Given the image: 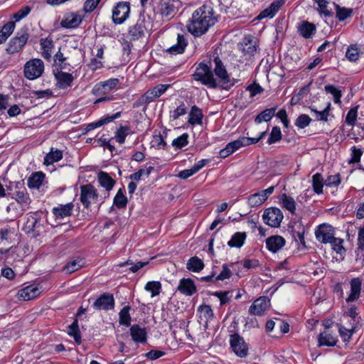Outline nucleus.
<instances>
[{
	"mask_svg": "<svg viewBox=\"0 0 364 364\" xmlns=\"http://www.w3.org/2000/svg\"><path fill=\"white\" fill-rule=\"evenodd\" d=\"M216 22L213 10L210 6L203 5L196 9L186 25L188 31L198 37L205 33Z\"/></svg>",
	"mask_w": 364,
	"mask_h": 364,
	"instance_id": "f257e3e1",
	"label": "nucleus"
},
{
	"mask_svg": "<svg viewBox=\"0 0 364 364\" xmlns=\"http://www.w3.org/2000/svg\"><path fill=\"white\" fill-rule=\"evenodd\" d=\"M171 85L167 84H159L151 89L148 90L136 102H134V107H146L147 105L161 97Z\"/></svg>",
	"mask_w": 364,
	"mask_h": 364,
	"instance_id": "f03ea898",
	"label": "nucleus"
},
{
	"mask_svg": "<svg viewBox=\"0 0 364 364\" xmlns=\"http://www.w3.org/2000/svg\"><path fill=\"white\" fill-rule=\"evenodd\" d=\"M45 69L44 63L40 58H32L23 66V74L26 79L33 80L39 78Z\"/></svg>",
	"mask_w": 364,
	"mask_h": 364,
	"instance_id": "7ed1b4c3",
	"label": "nucleus"
},
{
	"mask_svg": "<svg viewBox=\"0 0 364 364\" xmlns=\"http://www.w3.org/2000/svg\"><path fill=\"white\" fill-rule=\"evenodd\" d=\"M193 77L208 87L215 88L217 87L216 80L210 68L205 63H201L198 65L193 74Z\"/></svg>",
	"mask_w": 364,
	"mask_h": 364,
	"instance_id": "20e7f679",
	"label": "nucleus"
},
{
	"mask_svg": "<svg viewBox=\"0 0 364 364\" xmlns=\"http://www.w3.org/2000/svg\"><path fill=\"white\" fill-rule=\"evenodd\" d=\"M29 34L26 31L21 30L12 38L6 49L8 54H14L20 52L26 44Z\"/></svg>",
	"mask_w": 364,
	"mask_h": 364,
	"instance_id": "39448f33",
	"label": "nucleus"
},
{
	"mask_svg": "<svg viewBox=\"0 0 364 364\" xmlns=\"http://www.w3.org/2000/svg\"><path fill=\"white\" fill-rule=\"evenodd\" d=\"M215 68L214 72L215 75L220 80V81L225 85H223L222 87L225 90H230L232 87L236 80L235 79H230L225 67L223 65L221 60L217 57L214 59Z\"/></svg>",
	"mask_w": 364,
	"mask_h": 364,
	"instance_id": "423d86ee",
	"label": "nucleus"
},
{
	"mask_svg": "<svg viewBox=\"0 0 364 364\" xmlns=\"http://www.w3.org/2000/svg\"><path fill=\"white\" fill-rule=\"evenodd\" d=\"M98 193L96 188L91 184L80 186V201L83 206L88 208L92 203L97 201Z\"/></svg>",
	"mask_w": 364,
	"mask_h": 364,
	"instance_id": "0eeeda50",
	"label": "nucleus"
},
{
	"mask_svg": "<svg viewBox=\"0 0 364 364\" xmlns=\"http://www.w3.org/2000/svg\"><path fill=\"white\" fill-rule=\"evenodd\" d=\"M130 4L127 1H121L112 9V21L115 24L124 23L129 16Z\"/></svg>",
	"mask_w": 364,
	"mask_h": 364,
	"instance_id": "6e6552de",
	"label": "nucleus"
},
{
	"mask_svg": "<svg viewBox=\"0 0 364 364\" xmlns=\"http://www.w3.org/2000/svg\"><path fill=\"white\" fill-rule=\"evenodd\" d=\"M315 236L318 242L328 244L335 237V229L330 224L323 223L316 229Z\"/></svg>",
	"mask_w": 364,
	"mask_h": 364,
	"instance_id": "1a4fd4ad",
	"label": "nucleus"
},
{
	"mask_svg": "<svg viewBox=\"0 0 364 364\" xmlns=\"http://www.w3.org/2000/svg\"><path fill=\"white\" fill-rule=\"evenodd\" d=\"M265 224L272 228H277L284 218L282 211L277 208H269L265 210L262 215Z\"/></svg>",
	"mask_w": 364,
	"mask_h": 364,
	"instance_id": "9d476101",
	"label": "nucleus"
},
{
	"mask_svg": "<svg viewBox=\"0 0 364 364\" xmlns=\"http://www.w3.org/2000/svg\"><path fill=\"white\" fill-rule=\"evenodd\" d=\"M270 308V299L264 296L256 299L249 308V313L255 316H263Z\"/></svg>",
	"mask_w": 364,
	"mask_h": 364,
	"instance_id": "9b49d317",
	"label": "nucleus"
},
{
	"mask_svg": "<svg viewBox=\"0 0 364 364\" xmlns=\"http://www.w3.org/2000/svg\"><path fill=\"white\" fill-rule=\"evenodd\" d=\"M230 343L231 348L237 356L240 358L247 356L248 347L241 336L238 334L231 335Z\"/></svg>",
	"mask_w": 364,
	"mask_h": 364,
	"instance_id": "f8f14e48",
	"label": "nucleus"
},
{
	"mask_svg": "<svg viewBox=\"0 0 364 364\" xmlns=\"http://www.w3.org/2000/svg\"><path fill=\"white\" fill-rule=\"evenodd\" d=\"M274 187L271 186L265 190H262L259 192L250 195L248 197V205L252 208L261 205L274 192Z\"/></svg>",
	"mask_w": 364,
	"mask_h": 364,
	"instance_id": "ddd939ff",
	"label": "nucleus"
},
{
	"mask_svg": "<svg viewBox=\"0 0 364 364\" xmlns=\"http://www.w3.org/2000/svg\"><path fill=\"white\" fill-rule=\"evenodd\" d=\"M285 0H275L267 9L262 11L257 16V20L265 18H272L275 16L280 8L284 4Z\"/></svg>",
	"mask_w": 364,
	"mask_h": 364,
	"instance_id": "4468645a",
	"label": "nucleus"
},
{
	"mask_svg": "<svg viewBox=\"0 0 364 364\" xmlns=\"http://www.w3.org/2000/svg\"><path fill=\"white\" fill-rule=\"evenodd\" d=\"M177 291L185 296H191L197 291V287L192 279L183 278L179 281Z\"/></svg>",
	"mask_w": 364,
	"mask_h": 364,
	"instance_id": "2eb2a0df",
	"label": "nucleus"
},
{
	"mask_svg": "<svg viewBox=\"0 0 364 364\" xmlns=\"http://www.w3.org/2000/svg\"><path fill=\"white\" fill-rule=\"evenodd\" d=\"M114 299L112 294H105L100 296L93 304L97 310H109L114 309Z\"/></svg>",
	"mask_w": 364,
	"mask_h": 364,
	"instance_id": "dca6fc26",
	"label": "nucleus"
},
{
	"mask_svg": "<svg viewBox=\"0 0 364 364\" xmlns=\"http://www.w3.org/2000/svg\"><path fill=\"white\" fill-rule=\"evenodd\" d=\"M350 291L348 297L346 299L347 303L356 301L360 298L362 281L358 277L353 278L350 280Z\"/></svg>",
	"mask_w": 364,
	"mask_h": 364,
	"instance_id": "f3484780",
	"label": "nucleus"
},
{
	"mask_svg": "<svg viewBox=\"0 0 364 364\" xmlns=\"http://www.w3.org/2000/svg\"><path fill=\"white\" fill-rule=\"evenodd\" d=\"M40 289L35 285H29L20 289L17 296L19 299L28 301L38 297L41 294Z\"/></svg>",
	"mask_w": 364,
	"mask_h": 364,
	"instance_id": "a211bd4d",
	"label": "nucleus"
},
{
	"mask_svg": "<svg viewBox=\"0 0 364 364\" xmlns=\"http://www.w3.org/2000/svg\"><path fill=\"white\" fill-rule=\"evenodd\" d=\"M285 244L286 240L280 235H272L266 240L267 248L273 253H276L280 250Z\"/></svg>",
	"mask_w": 364,
	"mask_h": 364,
	"instance_id": "6ab92c4d",
	"label": "nucleus"
},
{
	"mask_svg": "<svg viewBox=\"0 0 364 364\" xmlns=\"http://www.w3.org/2000/svg\"><path fill=\"white\" fill-rule=\"evenodd\" d=\"M82 16L76 13L66 14L60 21V26L65 28H73L78 26L82 22Z\"/></svg>",
	"mask_w": 364,
	"mask_h": 364,
	"instance_id": "aec40b11",
	"label": "nucleus"
},
{
	"mask_svg": "<svg viewBox=\"0 0 364 364\" xmlns=\"http://www.w3.org/2000/svg\"><path fill=\"white\" fill-rule=\"evenodd\" d=\"M243 146H245L243 137H240L237 140L228 143L224 149L220 151L219 155L221 158L225 159Z\"/></svg>",
	"mask_w": 364,
	"mask_h": 364,
	"instance_id": "412c9836",
	"label": "nucleus"
},
{
	"mask_svg": "<svg viewBox=\"0 0 364 364\" xmlns=\"http://www.w3.org/2000/svg\"><path fill=\"white\" fill-rule=\"evenodd\" d=\"M145 30L146 27L144 20L139 19L134 25L129 27L128 35L131 40H138L144 35Z\"/></svg>",
	"mask_w": 364,
	"mask_h": 364,
	"instance_id": "4be33fe9",
	"label": "nucleus"
},
{
	"mask_svg": "<svg viewBox=\"0 0 364 364\" xmlns=\"http://www.w3.org/2000/svg\"><path fill=\"white\" fill-rule=\"evenodd\" d=\"M55 77L57 81L56 85L60 89H65L70 87L74 79L72 74L63 71L56 73Z\"/></svg>",
	"mask_w": 364,
	"mask_h": 364,
	"instance_id": "5701e85b",
	"label": "nucleus"
},
{
	"mask_svg": "<svg viewBox=\"0 0 364 364\" xmlns=\"http://www.w3.org/2000/svg\"><path fill=\"white\" fill-rule=\"evenodd\" d=\"M14 198L21 205L23 210L28 209L31 200L26 188L16 191L14 193Z\"/></svg>",
	"mask_w": 364,
	"mask_h": 364,
	"instance_id": "b1692460",
	"label": "nucleus"
},
{
	"mask_svg": "<svg viewBox=\"0 0 364 364\" xmlns=\"http://www.w3.org/2000/svg\"><path fill=\"white\" fill-rule=\"evenodd\" d=\"M130 335L134 342L141 343L146 342L147 332L144 328H141L139 325L131 326Z\"/></svg>",
	"mask_w": 364,
	"mask_h": 364,
	"instance_id": "393cba45",
	"label": "nucleus"
},
{
	"mask_svg": "<svg viewBox=\"0 0 364 364\" xmlns=\"http://www.w3.org/2000/svg\"><path fill=\"white\" fill-rule=\"evenodd\" d=\"M41 55L46 60H50L54 47L53 38L50 36L40 40Z\"/></svg>",
	"mask_w": 364,
	"mask_h": 364,
	"instance_id": "a878e982",
	"label": "nucleus"
},
{
	"mask_svg": "<svg viewBox=\"0 0 364 364\" xmlns=\"http://www.w3.org/2000/svg\"><path fill=\"white\" fill-rule=\"evenodd\" d=\"M74 205L73 203H68L65 205H60L53 209L54 215L58 218H64L70 216L72 213Z\"/></svg>",
	"mask_w": 364,
	"mask_h": 364,
	"instance_id": "bb28decb",
	"label": "nucleus"
},
{
	"mask_svg": "<svg viewBox=\"0 0 364 364\" xmlns=\"http://www.w3.org/2000/svg\"><path fill=\"white\" fill-rule=\"evenodd\" d=\"M187 46V41L182 34H178L177 43L169 48L167 49V52L171 54H180L183 53L186 47Z\"/></svg>",
	"mask_w": 364,
	"mask_h": 364,
	"instance_id": "cd10ccee",
	"label": "nucleus"
},
{
	"mask_svg": "<svg viewBox=\"0 0 364 364\" xmlns=\"http://www.w3.org/2000/svg\"><path fill=\"white\" fill-rule=\"evenodd\" d=\"M298 31L301 36L305 38H311L316 32V26L308 21L301 22L298 26Z\"/></svg>",
	"mask_w": 364,
	"mask_h": 364,
	"instance_id": "c85d7f7f",
	"label": "nucleus"
},
{
	"mask_svg": "<svg viewBox=\"0 0 364 364\" xmlns=\"http://www.w3.org/2000/svg\"><path fill=\"white\" fill-rule=\"evenodd\" d=\"M318 346H334L337 343V339L328 331H323L318 337Z\"/></svg>",
	"mask_w": 364,
	"mask_h": 364,
	"instance_id": "c756f323",
	"label": "nucleus"
},
{
	"mask_svg": "<svg viewBox=\"0 0 364 364\" xmlns=\"http://www.w3.org/2000/svg\"><path fill=\"white\" fill-rule=\"evenodd\" d=\"M199 318L205 323L211 321L214 317V313L210 306L202 304L198 307Z\"/></svg>",
	"mask_w": 364,
	"mask_h": 364,
	"instance_id": "7c9ffc66",
	"label": "nucleus"
},
{
	"mask_svg": "<svg viewBox=\"0 0 364 364\" xmlns=\"http://www.w3.org/2000/svg\"><path fill=\"white\" fill-rule=\"evenodd\" d=\"M97 179L101 186L107 191L112 189L115 181L106 172L100 171L97 175Z\"/></svg>",
	"mask_w": 364,
	"mask_h": 364,
	"instance_id": "2f4dec72",
	"label": "nucleus"
},
{
	"mask_svg": "<svg viewBox=\"0 0 364 364\" xmlns=\"http://www.w3.org/2000/svg\"><path fill=\"white\" fill-rule=\"evenodd\" d=\"M204 267V262L197 256L191 257L186 263L187 269L193 272H200Z\"/></svg>",
	"mask_w": 364,
	"mask_h": 364,
	"instance_id": "473e14b6",
	"label": "nucleus"
},
{
	"mask_svg": "<svg viewBox=\"0 0 364 364\" xmlns=\"http://www.w3.org/2000/svg\"><path fill=\"white\" fill-rule=\"evenodd\" d=\"M203 117L202 110L196 105L193 106L189 113L188 122L192 125L201 124Z\"/></svg>",
	"mask_w": 364,
	"mask_h": 364,
	"instance_id": "72a5a7b5",
	"label": "nucleus"
},
{
	"mask_svg": "<svg viewBox=\"0 0 364 364\" xmlns=\"http://www.w3.org/2000/svg\"><path fill=\"white\" fill-rule=\"evenodd\" d=\"M280 203L283 208L289 210L292 214L295 213L296 202L292 197L283 193L280 197Z\"/></svg>",
	"mask_w": 364,
	"mask_h": 364,
	"instance_id": "f704fd0d",
	"label": "nucleus"
},
{
	"mask_svg": "<svg viewBox=\"0 0 364 364\" xmlns=\"http://www.w3.org/2000/svg\"><path fill=\"white\" fill-rule=\"evenodd\" d=\"M44 178L45 175L42 172L33 173L28 179V186L30 188H39Z\"/></svg>",
	"mask_w": 364,
	"mask_h": 364,
	"instance_id": "c9c22d12",
	"label": "nucleus"
},
{
	"mask_svg": "<svg viewBox=\"0 0 364 364\" xmlns=\"http://www.w3.org/2000/svg\"><path fill=\"white\" fill-rule=\"evenodd\" d=\"M246 233L237 232H235L231 237V239L228 241V245L231 247H241L246 239Z\"/></svg>",
	"mask_w": 364,
	"mask_h": 364,
	"instance_id": "e433bc0d",
	"label": "nucleus"
},
{
	"mask_svg": "<svg viewBox=\"0 0 364 364\" xmlns=\"http://www.w3.org/2000/svg\"><path fill=\"white\" fill-rule=\"evenodd\" d=\"M63 158V153L60 150L53 149L46 154L44 158V164L46 165L52 164L55 162L59 161Z\"/></svg>",
	"mask_w": 364,
	"mask_h": 364,
	"instance_id": "4c0bfd02",
	"label": "nucleus"
},
{
	"mask_svg": "<svg viewBox=\"0 0 364 364\" xmlns=\"http://www.w3.org/2000/svg\"><path fill=\"white\" fill-rule=\"evenodd\" d=\"M119 84V80L117 78H112L104 82H101L97 85L98 90H101L102 92H109L112 91Z\"/></svg>",
	"mask_w": 364,
	"mask_h": 364,
	"instance_id": "58836bf2",
	"label": "nucleus"
},
{
	"mask_svg": "<svg viewBox=\"0 0 364 364\" xmlns=\"http://www.w3.org/2000/svg\"><path fill=\"white\" fill-rule=\"evenodd\" d=\"M323 178L321 173H316L312 176V186L316 193L321 194L323 193Z\"/></svg>",
	"mask_w": 364,
	"mask_h": 364,
	"instance_id": "ea45409f",
	"label": "nucleus"
},
{
	"mask_svg": "<svg viewBox=\"0 0 364 364\" xmlns=\"http://www.w3.org/2000/svg\"><path fill=\"white\" fill-rule=\"evenodd\" d=\"M276 111V108H269L266 109L263 112H262L259 114H258L255 122L257 124H260L262 122H269L274 115Z\"/></svg>",
	"mask_w": 364,
	"mask_h": 364,
	"instance_id": "a19ab883",
	"label": "nucleus"
},
{
	"mask_svg": "<svg viewBox=\"0 0 364 364\" xmlns=\"http://www.w3.org/2000/svg\"><path fill=\"white\" fill-rule=\"evenodd\" d=\"M233 291H218L211 294V295L218 297L220 299L221 306L228 304L232 296Z\"/></svg>",
	"mask_w": 364,
	"mask_h": 364,
	"instance_id": "79ce46f5",
	"label": "nucleus"
},
{
	"mask_svg": "<svg viewBox=\"0 0 364 364\" xmlns=\"http://www.w3.org/2000/svg\"><path fill=\"white\" fill-rule=\"evenodd\" d=\"M335 6L336 11V18L338 19L339 21H343L347 18H349L352 16V9L341 7L338 4H336Z\"/></svg>",
	"mask_w": 364,
	"mask_h": 364,
	"instance_id": "37998d69",
	"label": "nucleus"
},
{
	"mask_svg": "<svg viewBox=\"0 0 364 364\" xmlns=\"http://www.w3.org/2000/svg\"><path fill=\"white\" fill-rule=\"evenodd\" d=\"M360 49L356 44L348 46L346 53V57L352 62H355L360 58Z\"/></svg>",
	"mask_w": 364,
	"mask_h": 364,
	"instance_id": "c03bdc74",
	"label": "nucleus"
},
{
	"mask_svg": "<svg viewBox=\"0 0 364 364\" xmlns=\"http://www.w3.org/2000/svg\"><path fill=\"white\" fill-rule=\"evenodd\" d=\"M68 333L73 336L75 341L77 343H80L81 342V335L80 331L78 326V321L77 319H75L73 323L68 326Z\"/></svg>",
	"mask_w": 364,
	"mask_h": 364,
	"instance_id": "a18cd8bd",
	"label": "nucleus"
},
{
	"mask_svg": "<svg viewBox=\"0 0 364 364\" xmlns=\"http://www.w3.org/2000/svg\"><path fill=\"white\" fill-rule=\"evenodd\" d=\"M318 5L317 11L325 17H331L333 16V12L328 9L329 2L327 0H314Z\"/></svg>",
	"mask_w": 364,
	"mask_h": 364,
	"instance_id": "49530a36",
	"label": "nucleus"
},
{
	"mask_svg": "<svg viewBox=\"0 0 364 364\" xmlns=\"http://www.w3.org/2000/svg\"><path fill=\"white\" fill-rule=\"evenodd\" d=\"M130 306H125L122 308L119 314V323L121 325H124L126 326H129L131 325V316L129 314Z\"/></svg>",
	"mask_w": 364,
	"mask_h": 364,
	"instance_id": "de8ad7c7",
	"label": "nucleus"
},
{
	"mask_svg": "<svg viewBox=\"0 0 364 364\" xmlns=\"http://www.w3.org/2000/svg\"><path fill=\"white\" fill-rule=\"evenodd\" d=\"M144 289L146 291L151 293V297H154L160 294L161 284L159 282L151 281L146 283Z\"/></svg>",
	"mask_w": 364,
	"mask_h": 364,
	"instance_id": "09e8293b",
	"label": "nucleus"
},
{
	"mask_svg": "<svg viewBox=\"0 0 364 364\" xmlns=\"http://www.w3.org/2000/svg\"><path fill=\"white\" fill-rule=\"evenodd\" d=\"M131 134L129 127L121 126L115 132V140L119 144H124L127 136Z\"/></svg>",
	"mask_w": 364,
	"mask_h": 364,
	"instance_id": "8fccbe9b",
	"label": "nucleus"
},
{
	"mask_svg": "<svg viewBox=\"0 0 364 364\" xmlns=\"http://www.w3.org/2000/svg\"><path fill=\"white\" fill-rule=\"evenodd\" d=\"M344 240L341 238L334 237L331 242L328 244L331 245L332 249L339 255H343L346 252V249L343 247Z\"/></svg>",
	"mask_w": 364,
	"mask_h": 364,
	"instance_id": "3c124183",
	"label": "nucleus"
},
{
	"mask_svg": "<svg viewBox=\"0 0 364 364\" xmlns=\"http://www.w3.org/2000/svg\"><path fill=\"white\" fill-rule=\"evenodd\" d=\"M151 145L157 149H165L166 147V142L165 141L162 135L159 133L153 136Z\"/></svg>",
	"mask_w": 364,
	"mask_h": 364,
	"instance_id": "603ef678",
	"label": "nucleus"
},
{
	"mask_svg": "<svg viewBox=\"0 0 364 364\" xmlns=\"http://www.w3.org/2000/svg\"><path fill=\"white\" fill-rule=\"evenodd\" d=\"M154 167L149 166L146 167V168H140L138 171L130 175L129 178L133 181H139L141 180L143 176H146L147 177L149 176L151 172L153 171Z\"/></svg>",
	"mask_w": 364,
	"mask_h": 364,
	"instance_id": "864d4df0",
	"label": "nucleus"
},
{
	"mask_svg": "<svg viewBox=\"0 0 364 364\" xmlns=\"http://www.w3.org/2000/svg\"><path fill=\"white\" fill-rule=\"evenodd\" d=\"M16 27V22L14 21H9L1 27V38L6 39L14 32ZM3 39H1V42Z\"/></svg>",
	"mask_w": 364,
	"mask_h": 364,
	"instance_id": "5fc2aeb1",
	"label": "nucleus"
},
{
	"mask_svg": "<svg viewBox=\"0 0 364 364\" xmlns=\"http://www.w3.org/2000/svg\"><path fill=\"white\" fill-rule=\"evenodd\" d=\"M324 89L327 93H330L333 96V101L335 103H341V97L342 96L341 90L332 85H326Z\"/></svg>",
	"mask_w": 364,
	"mask_h": 364,
	"instance_id": "6e6d98bb",
	"label": "nucleus"
},
{
	"mask_svg": "<svg viewBox=\"0 0 364 364\" xmlns=\"http://www.w3.org/2000/svg\"><path fill=\"white\" fill-rule=\"evenodd\" d=\"M127 203V198L122 189H119L114 198V204L119 208H124Z\"/></svg>",
	"mask_w": 364,
	"mask_h": 364,
	"instance_id": "4d7b16f0",
	"label": "nucleus"
},
{
	"mask_svg": "<svg viewBox=\"0 0 364 364\" xmlns=\"http://www.w3.org/2000/svg\"><path fill=\"white\" fill-rule=\"evenodd\" d=\"M119 116H120V113L117 112L114 116L107 117H106L105 119H100L99 121H97L96 122H94V123L88 124L87 128H88L89 130H90V129H95L97 127H101V126H102V125H104L105 124H107V123L113 121L114 119H116L117 117H118Z\"/></svg>",
	"mask_w": 364,
	"mask_h": 364,
	"instance_id": "13d9d810",
	"label": "nucleus"
},
{
	"mask_svg": "<svg viewBox=\"0 0 364 364\" xmlns=\"http://www.w3.org/2000/svg\"><path fill=\"white\" fill-rule=\"evenodd\" d=\"M331 104L328 103L327 107L322 111H317L314 108H311V111L315 114L317 120L327 122L329 115Z\"/></svg>",
	"mask_w": 364,
	"mask_h": 364,
	"instance_id": "bf43d9fd",
	"label": "nucleus"
},
{
	"mask_svg": "<svg viewBox=\"0 0 364 364\" xmlns=\"http://www.w3.org/2000/svg\"><path fill=\"white\" fill-rule=\"evenodd\" d=\"M311 118L305 114H300L295 121V125L299 129H304L309 125Z\"/></svg>",
	"mask_w": 364,
	"mask_h": 364,
	"instance_id": "052dcab7",
	"label": "nucleus"
},
{
	"mask_svg": "<svg viewBox=\"0 0 364 364\" xmlns=\"http://www.w3.org/2000/svg\"><path fill=\"white\" fill-rule=\"evenodd\" d=\"M188 134H183L173 139L171 144L174 148L180 149L188 144Z\"/></svg>",
	"mask_w": 364,
	"mask_h": 364,
	"instance_id": "680f3d73",
	"label": "nucleus"
},
{
	"mask_svg": "<svg viewBox=\"0 0 364 364\" xmlns=\"http://www.w3.org/2000/svg\"><path fill=\"white\" fill-rule=\"evenodd\" d=\"M160 12L162 16L169 18L173 15L174 6L169 2H164L161 6Z\"/></svg>",
	"mask_w": 364,
	"mask_h": 364,
	"instance_id": "e2e57ef3",
	"label": "nucleus"
},
{
	"mask_svg": "<svg viewBox=\"0 0 364 364\" xmlns=\"http://www.w3.org/2000/svg\"><path fill=\"white\" fill-rule=\"evenodd\" d=\"M341 337L344 341H349L354 332V327L346 328L341 324L338 325Z\"/></svg>",
	"mask_w": 364,
	"mask_h": 364,
	"instance_id": "0e129e2a",
	"label": "nucleus"
},
{
	"mask_svg": "<svg viewBox=\"0 0 364 364\" xmlns=\"http://www.w3.org/2000/svg\"><path fill=\"white\" fill-rule=\"evenodd\" d=\"M31 9L30 6H23L16 13L13 14L11 19H14V21L15 22H18L21 19L24 18L26 16H27V15L31 12Z\"/></svg>",
	"mask_w": 364,
	"mask_h": 364,
	"instance_id": "69168bd1",
	"label": "nucleus"
},
{
	"mask_svg": "<svg viewBox=\"0 0 364 364\" xmlns=\"http://www.w3.org/2000/svg\"><path fill=\"white\" fill-rule=\"evenodd\" d=\"M242 50L244 53L248 54L249 55H254L257 51L255 42L251 39H247V41L244 43Z\"/></svg>",
	"mask_w": 364,
	"mask_h": 364,
	"instance_id": "338daca9",
	"label": "nucleus"
},
{
	"mask_svg": "<svg viewBox=\"0 0 364 364\" xmlns=\"http://www.w3.org/2000/svg\"><path fill=\"white\" fill-rule=\"evenodd\" d=\"M282 139V132L280 128L278 127H274L270 133L269 137L267 140L269 144H274L279 141Z\"/></svg>",
	"mask_w": 364,
	"mask_h": 364,
	"instance_id": "774afa93",
	"label": "nucleus"
}]
</instances>
